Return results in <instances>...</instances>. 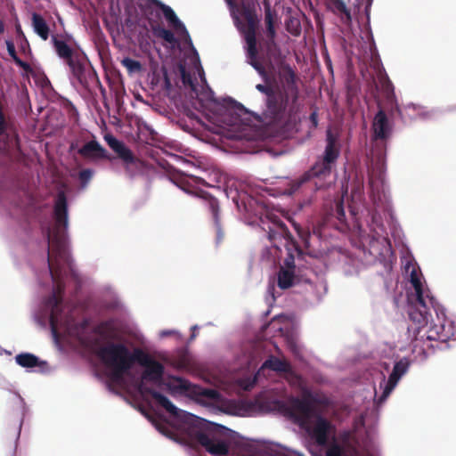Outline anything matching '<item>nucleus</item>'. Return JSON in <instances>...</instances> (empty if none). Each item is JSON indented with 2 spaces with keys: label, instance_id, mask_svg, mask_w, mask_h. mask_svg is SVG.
Returning a JSON list of instances; mask_svg holds the SVG:
<instances>
[{
  "label": "nucleus",
  "instance_id": "393cba45",
  "mask_svg": "<svg viewBox=\"0 0 456 456\" xmlns=\"http://www.w3.org/2000/svg\"><path fill=\"white\" fill-rule=\"evenodd\" d=\"M404 111H405V114L411 119H414L419 117L424 116L423 108L421 106L414 104V103H408L407 105H405Z\"/></svg>",
  "mask_w": 456,
  "mask_h": 456
},
{
  "label": "nucleus",
  "instance_id": "f8f14e48",
  "mask_svg": "<svg viewBox=\"0 0 456 456\" xmlns=\"http://www.w3.org/2000/svg\"><path fill=\"white\" fill-rule=\"evenodd\" d=\"M174 385L173 387L182 392H192L198 395V401L203 404H210L214 403H219L221 401L220 393L213 388H201L193 387L191 389V384L180 377L173 378Z\"/></svg>",
  "mask_w": 456,
  "mask_h": 456
},
{
  "label": "nucleus",
  "instance_id": "2f4dec72",
  "mask_svg": "<svg viewBox=\"0 0 456 456\" xmlns=\"http://www.w3.org/2000/svg\"><path fill=\"white\" fill-rule=\"evenodd\" d=\"M156 428L162 434L164 435L165 436L170 438V439H173L175 441H176V438L174 437L173 436V432L169 429V428L164 424V423H155L154 424Z\"/></svg>",
  "mask_w": 456,
  "mask_h": 456
},
{
  "label": "nucleus",
  "instance_id": "5701e85b",
  "mask_svg": "<svg viewBox=\"0 0 456 456\" xmlns=\"http://www.w3.org/2000/svg\"><path fill=\"white\" fill-rule=\"evenodd\" d=\"M6 48L9 55L12 57V59L14 61V62L23 68L24 69H28L29 65L23 61L16 53L14 44L11 40H6Z\"/></svg>",
  "mask_w": 456,
  "mask_h": 456
},
{
  "label": "nucleus",
  "instance_id": "2eb2a0df",
  "mask_svg": "<svg viewBox=\"0 0 456 456\" xmlns=\"http://www.w3.org/2000/svg\"><path fill=\"white\" fill-rule=\"evenodd\" d=\"M104 140L125 164L129 165L135 162V157L133 152L122 141L110 134L104 135Z\"/></svg>",
  "mask_w": 456,
  "mask_h": 456
},
{
  "label": "nucleus",
  "instance_id": "a211bd4d",
  "mask_svg": "<svg viewBox=\"0 0 456 456\" xmlns=\"http://www.w3.org/2000/svg\"><path fill=\"white\" fill-rule=\"evenodd\" d=\"M444 317H445V314L444 313V315L440 314V320L437 319L439 322V324L430 323V327L427 332V338L428 340L445 341L450 338V336H451L450 330H446L445 325L444 323Z\"/></svg>",
  "mask_w": 456,
  "mask_h": 456
},
{
  "label": "nucleus",
  "instance_id": "ea45409f",
  "mask_svg": "<svg viewBox=\"0 0 456 456\" xmlns=\"http://www.w3.org/2000/svg\"><path fill=\"white\" fill-rule=\"evenodd\" d=\"M17 33L24 37V34H23L20 25L17 26Z\"/></svg>",
  "mask_w": 456,
  "mask_h": 456
},
{
  "label": "nucleus",
  "instance_id": "0eeeda50",
  "mask_svg": "<svg viewBox=\"0 0 456 456\" xmlns=\"http://www.w3.org/2000/svg\"><path fill=\"white\" fill-rule=\"evenodd\" d=\"M51 42L56 55L68 67V75L71 83L83 85L86 81V71L90 61L81 49H73L65 39L52 35Z\"/></svg>",
  "mask_w": 456,
  "mask_h": 456
},
{
  "label": "nucleus",
  "instance_id": "cd10ccee",
  "mask_svg": "<svg viewBox=\"0 0 456 456\" xmlns=\"http://www.w3.org/2000/svg\"><path fill=\"white\" fill-rule=\"evenodd\" d=\"M366 38H367L366 43L368 44V48H369V55L373 60L374 58L378 57L379 54H378V50H377L376 44L374 41V37H373V35H372L370 29H369L367 31Z\"/></svg>",
  "mask_w": 456,
  "mask_h": 456
},
{
  "label": "nucleus",
  "instance_id": "1a4fd4ad",
  "mask_svg": "<svg viewBox=\"0 0 456 456\" xmlns=\"http://www.w3.org/2000/svg\"><path fill=\"white\" fill-rule=\"evenodd\" d=\"M227 5L230 8L231 15L233 19L234 25L236 28L243 34L244 39L246 41L247 46V59L248 63L250 64L260 75L265 74V68L263 65L256 60L257 58V48H256V31H255V21L249 12H246V19L248 24L245 25L240 20L238 15L235 13V3L233 0H224Z\"/></svg>",
  "mask_w": 456,
  "mask_h": 456
},
{
  "label": "nucleus",
  "instance_id": "20e7f679",
  "mask_svg": "<svg viewBox=\"0 0 456 456\" xmlns=\"http://www.w3.org/2000/svg\"><path fill=\"white\" fill-rule=\"evenodd\" d=\"M257 402L263 411H276L297 419L300 425L305 427L318 445H328L330 423L322 416L318 415L313 425H308L309 419L314 411L313 403L318 402L314 395L309 393L302 399L291 396L288 400L264 397Z\"/></svg>",
  "mask_w": 456,
  "mask_h": 456
},
{
  "label": "nucleus",
  "instance_id": "72a5a7b5",
  "mask_svg": "<svg viewBox=\"0 0 456 456\" xmlns=\"http://www.w3.org/2000/svg\"><path fill=\"white\" fill-rule=\"evenodd\" d=\"M256 382V376L253 377V378L249 377V378H247L245 379H242L240 381V386L243 387V389L249 390V389H251L254 387Z\"/></svg>",
  "mask_w": 456,
  "mask_h": 456
},
{
  "label": "nucleus",
  "instance_id": "a18cd8bd",
  "mask_svg": "<svg viewBox=\"0 0 456 456\" xmlns=\"http://www.w3.org/2000/svg\"><path fill=\"white\" fill-rule=\"evenodd\" d=\"M67 37H68V40H73L71 36H68Z\"/></svg>",
  "mask_w": 456,
  "mask_h": 456
},
{
  "label": "nucleus",
  "instance_id": "4c0bfd02",
  "mask_svg": "<svg viewBox=\"0 0 456 456\" xmlns=\"http://www.w3.org/2000/svg\"><path fill=\"white\" fill-rule=\"evenodd\" d=\"M199 328L200 327L198 325H193L191 327L192 334H191V338H190L191 340H193L196 338L197 335H196V331L195 330H199Z\"/></svg>",
  "mask_w": 456,
  "mask_h": 456
},
{
  "label": "nucleus",
  "instance_id": "b1692460",
  "mask_svg": "<svg viewBox=\"0 0 456 456\" xmlns=\"http://www.w3.org/2000/svg\"><path fill=\"white\" fill-rule=\"evenodd\" d=\"M121 64L127 69L129 74L138 73L142 69V64L140 61L134 60L129 57H125L121 61Z\"/></svg>",
  "mask_w": 456,
  "mask_h": 456
},
{
  "label": "nucleus",
  "instance_id": "4be33fe9",
  "mask_svg": "<svg viewBox=\"0 0 456 456\" xmlns=\"http://www.w3.org/2000/svg\"><path fill=\"white\" fill-rule=\"evenodd\" d=\"M263 367L269 368L274 371L278 372H289L290 371V365L288 362L281 360L279 358L271 356L269 359H267L264 364Z\"/></svg>",
  "mask_w": 456,
  "mask_h": 456
},
{
  "label": "nucleus",
  "instance_id": "e433bc0d",
  "mask_svg": "<svg viewBox=\"0 0 456 456\" xmlns=\"http://www.w3.org/2000/svg\"><path fill=\"white\" fill-rule=\"evenodd\" d=\"M326 185L324 183H320L318 181L314 182V187L316 191L322 190Z\"/></svg>",
  "mask_w": 456,
  "mask_h": 456
},
{
  "label": "nucleus",
  "instance_id": "f3484780",
  "mask_svg": "<svg viewBox=\"0 0 456 456\" xmlns=\"http://www.w3.org/2000/svg\"><path fill=\"white\" fill-rule=\"evenodd\" d=\"M327 8L338 16L344 24H350L352 21L351 10L346 6L344 0H326Z\"/></svg>",
  "mask_w": 456,
  "mask_h": 456
},
{
  "label": "nucleus",
  "instance_id": "f03ea898",
  "mask_svg": "<svg viewBox=\"0 0 456 456\" xmlns=\"http://www.w3.org/2000/svg\"><path fill=\"white\" fill-rule=\"evenodd\" d=\"M372 132L367 166L370 205L364 203L363 178L356 176L351 186L349 215H346L343 197L336 200L322 221L314 226L313 234L320 239L326 237L328 227L342 233L350 232L364 265L380 263L387 266L392 247L383 219L387 216L393 218L392 201L385 185L387 147L392 127L383 110L375 115Z\"/></svg>",
  "mask_w": 456,
  "mask_h": 456
},
{
  "label": "nucleus",
  "instance_id": "c9c22d12",
  "mask_svg": "<svg viewBox=\"0 0 456 456\" xmlns=\"http://www.w3.org/2000/svg\"><path fill=\"white\" fill-rule=\"evenodd\" d=\"M164 83L167 89H170L172 86L171 81L167 76V71H164Z\"/></svg>",
  "mask_w": 456,
  "mask_h": 456
},
{
  "label": "nucleus",
  "instance_id": "6ab92c4d",
  "mask_svg": "<svg viewBox=\"0 0 456 456\" xmlns=\"http://www.w3.org/2000/svg\"><path fill=\"white\" fill-rule=\"evenodd\" d=\"M31 26L35 34H37L42 40L46 41L49 38L50 28L41 14L32 12Z\"/></svg>",
  "mask_w": 456,
  "mask_h": 456
},
{
  "label": "nucleus",
  "instance_id": "f704fd0d",
  "mask_svg": "<svg viewBox=\"0 0 456 456\" xmlns=\"http://www.w3.org/2000/svg\"><path fill=\"white\" fill-rule=\"evenodd\" d=\"M171 335H175L177 337V339H181L182 338V335L180 334V332L176 330H163L159 332V337L161 338H164L167 336H171Z\"/></svg>",
  "mask_w": 456,
  "mask_h": 456
},
{
  "label": "nucleus",
  "instance_id": "f257e3e1",
  "mask_svg": "<svg viewBox=\"0 0 456 456\" xmlns=\"http://www.w3.org/2000/svg\"><path fill=\"white\" fill-rule=\"evenodd\" d=\"M69 211L66 193H57L54 198L53 221L42 227L45 235L44 271L36 273L40 285L52 287L51 294L44 298L34 312L35 321L43 328L49 327L55 343L61 339L77 343L86 349L96 351L108 369L111 383L126 388V375L133 362L143 368L136 389L142 395H151L155 403L174 419L196 428L198 442L214 456H273L264 451L250 452L248 445H280L265 441H249L224 425L199 418L176 407L166 395L148 387V383L160 385L165 367L140 347L131 353L121 343H110L100 346L101 334L89 326L86 318L77 317V309L63 300L65 281L72 279L79 283L78 273L74 268L68 245Z\"/></svg>",
  "mask_w": 456,
  "mask_h": 456
},
{
  "label": "nucleus",
  "instance_id": "49530a36",
  "mask_svg": "<svg viewBox=\"0 0 456 456\" xmlns=\"http://www.w3.org/2000/svg\"><path fill=\"white\" fill-rule=\"evenodd\" d=\"M295 354H297L296 347L293 348Z\"/></svg>",
  "mask_w": 456,
  "mask_h": 456
},
{
  "label": "nucleus",
  "instance_id": "de8ad7c7",
  "mask_svg": "<svg viewBox=\"0 0 456 456\" xmlns=\"http://www.w3.org/2000/svg\"><path fill=\"white\" fill-rule=\"evenodd\" d=\"M322 288L326 290V287L324 285H322Z\"/></svg>",
  "mask_w": 456,
  "mask_h": 456
},
{
  "label": "nucleus",
  "instance_id": "37998d69",
  "mask_svg": "<svg viewBox=\"0 0 456 456\" xmlns=\"http://www.w3.org/2000/svg\"><path fill=\"white\" fill-rule=\"evenodd\" d=\"M175 158H178L180 160H182V161H183V162H184V163H188V164L190 163L189 161H187V160L183 159V157H178V156H176V155H175Z\"/></svg>",
  "mask_w": 456,
  "mask_h": 456
},
{
  "label": "nucleus",
  "instance_id": "6e6552de",
  "mask_svg": "<svg viewBox=\"0 0 456 456\" xmlns=\"http://www.w3.org/2000/svg\"><path fill=\"white\" fill-rule=\"evenodd\" d=\"M410 366L411 362L407 357H402L395 361L391 370L388 363H382V367L388 373V377L387 378L386 374L381 372L382 378L379 387H374L373 400L377 407L381 406L387 401L401 379L409 371Z\"/></svg>",
  "mask_w": 456,
  "mask_h": 456
},
{
  "label": "nucleus",
  "instance_id": "dca6fc26",
  "mask_svg": "<svg viewBox=\"0 0 456 456\" xmlns=\"http://www.w3.org/2000/svg\"><path fill=\"white\" fill-rule=\"evenodd\" d=\"M77 153L84 159L93 161L109 158L106 149L103 148L96 140H91L86 142L77 150Z\"/></svg>",
  "mask_w": 456,
  "mask_h": 456
},
{
  "label": "nucleus",
  "instance_id": "58836bf2",
  "mask_svg": "<svg viewBox=\"0 0 456 456\" xmlns=\"http://www.w3.org/2000/svg\"><path fill=\"white\" fill-rule=\"evenodd\" d=\"M268 31L271 34H274V28H273L271 18H269V20H268Z\"/></svg>",
  "mask_w": 456,
  "mask_h": 456
},
{
  "label": "nucleus",
  "instance_id": "9d476101",
  "mask_svg": "<svg viewBox=\"0 0 456 456\" xmlns=\"http://www.w3.org/2000/svg\"><path fill=\"white\" fill-rule=\"evenodd\" d=\"M201 182H203V180L194 175H188L185 177H180L174 181L175 184L181 190H183L184 192L191 195H196L205 201L206 207L210 211L216 226V243H220L224 238V233L222 232L219 219V202L215 197L210 195L208 192L200 191V193H197L194 191L193 185Z\"/></svg>",
  "mask_w": 456,
  "mask_h": 456
},
{
  "label": "nucleus",
  "instance_id": "c756f323",
  "mask_svg": "<svg viewBox=\"0 0 456 456\" xmlns=\"http://www.w3.org/2000/svg\"><path fill=\"white\" fill-rule=\"evenodd\" d=\"M227 197H232V201L237 206V208L240 211H242V210H245L247 212L249 211L248 207L244 200V195L235 192L234 196H230L227 193Z\"/></svg>",
  "mask_w": 456,
  "mask_h": 456
},
{
  "label": "nucleus",
  "instance_id": "a19ab883",
  "mask_svg": "<svg viewBox=\"0 0 456 456\" xmlns=\"http://www.w3.org/2000/svg\"><path fill=\"white\" fill-rule=\"evenodd\" d=\"M4 31V25L2 20H0V34H2Z\"/></svg>",
  "mask_w": 456,
  "mask_h": 456
},
{
  "label": "nucleus",
  "instance_id": "79ce46f5",
  "mask_svg": "<svg viewBox=\"0 0 456 456\" xmlns=\"http://www.w3.org/2000/svg\"><path fill=\"white\" fill-rule=\"evenodd\" d=\"M395 110H396V111L398 112V114H399L400 116H403V111H402V110L400 109V107H399V106H396V107H395Z\"/></svg>",
  "mask_w": 456,
  "mask_h": 456
},
{
  "label": "nucleus",
  "instance_id": "7c9ffc66",
  "mask_svg": "<svg viewBox=\"0 0 456 456\" xmlns=\"http://www.w3.org/2000/svg\"><path fill=\"white\" fill-rule=\"evenodd\" d=\"M14 399L16 401L17 407L20 410L21 419H23V417L25 415V411L27 410L24 399L18 394L14 395ZM21 426H22V419H20V421L18 436H20Z\"/></svg>",
  "mask_w": 456,
  "mask_h": 456
},
{
  "label": "nucleus",
  "instance_id": "39448f33",
  "mask_svg": "<svg viewBox=\"0 0 456 456\" xmlns=\"http://www.w3.org/2000/svg\"><path fill=\"white\" fill-rule=\"evenodd\" d=\"M250 452L264 451L273 456H305L304 454L290 450L281 444H252L248 445ZM326 456H377L374 443L366 431L359 430L354 433L345 432L341 435V444L334 441L326 451Z\"/></svg>",
  "mask_w": 456,
  "mask_h": 456
},
{
  "label": "nucleus",
  "instance_id": "4468645a",
  "mask_svg": "<svg viewBox=\"0 0 456 456\" xmlns=\"http://www.w3.org/2000/svg\"><path fill=\"white\" fill-rule=\"evenodd\" d=\"M15 362L28 372L49 373L51 369L46 361L31 353H20L15 356Z\"/></svg>",
  "mask_w": 456,
  "mask_h": 456
},
{
  "label": "nucleus",
  "instance_id": "423d86ee",
  "mask_svg": "<svg viewBox=\"0 0 456 456\" xmlns=\"http://www.w3.org/2000/svg\"><path fill=\"white\" fill-rule=\"evenodd\" d=\"M403 267L406 274L410 276L416 298L415 304L409 307L410 319L419 327L428 326L431 317L430 308H433L437 319L440 320V314L444 315V307L430 295L429 289L423 287L421 274L416 264L411 259L406 260Z\"/></svg>",
  "mask_w": 456,
  "mask_h": 456
},
{
  "label": "nucleus",
  "instance_id": "aec40b11",
  "mask_svg": "<svg viewBox=\"0 0 456 456\" xmlns=\"http://www.w3.org/2000/svg\"><path fill=\"white\" fill-rule=\"evenodd\" d=\"M327 143L324 150L323 159L327 164L333 165L339 156V149L337 146V140L329 131L327 133Z\"/></svg>",
  "mask_w": 456,
  "mask_h": 456
},
{
  "label": "nucleus",
  "instance_id": "412c9836",
  "mask_svg": "<svg viewBox=\"0 0 456 456\" xmlns=\"http://www.w3.org/2000/svg\"><path fill=\"white\" fill-rule=\"evenodd\" d=\"M294 273L289 269L281 268L277 274V283L279 288L286 289L293 286L294 284Z\"/></svg>",
  "mask_w": 456,
  "mask_h": 456
},
{
  "label": "nucleus",
  "instance_id": "ddd939ff",
  "mask_svg": "<svg viewBox=\"0 0 456 456\" xmlns=\"http://www.w3.org/2000/svg\"><path fill=\"white\" fill-rule=\"evenodd\" d=\"M332 166L323 160L317 161L308 171L305 172L297 180L293 181L290 185L289 194L297 191L302 184L316 178H326L330 175Z\"/></svg>",
  "mask_w": 456,
  "mask_h": 456
},
{
  "label": "nucleus",
  "instance_id": "473e14b6",
  "mask_svg": "<svg viewBox=\"0 0 456 456\" xmlns=\"http://www.w3.org/2000/svg\"><path fill=\"white\" fill-rule=\"evenodd\" d=\"M211 176H213V180L218 184L224 183L226 181V175L219 169H214Z\"/></svg>",
  "mask_w": 456,
  "mask_h": 456
},
{
  "label": "nucleus",
  "instance_id": "bb28decb",
  "mask_svg": "<svg viewBox=\"0 0 456 456\" xmlns=\"http://www.w3.org/2000/svg\"><path fill=\"white\" fill-rule=\"evenodd\" d=\"M158 35L164 39L166 42L175 45L178 44V38L175 36V33L167 28H159Z\"/></svg>",
  "mask_w": 456,
  "mask_h": 456
},
{
  "label": "nucleus",
  "instance_id": "7ed1b4c3",
  "mask_svg": "<svg viewBox=\"0 0 456 456\" xmlns=\"http://www.w3.org/2000/svg\"><path fill=\"white\" fill-rule=\"evenodd\" d=\"M150 2L161 9L168 25L180 41L192 52L201 84L198 85L195 82L183 64L178 65V71L184 86H189L200 100L212 104L211 119L217 126L216 133L239 143L242 150L245 142L265 140L283 131L286 122L299 109V89L296 83V74L291 68L289 67L287 69L286 85L283 90L274 91L265 85H256V88L265 94V108L261 114L249 112L242 104L231 97L219 101L215 97L214 91L207 82L199 53L183 22L170 6L160 0H150Z\"/></svg>",
  "mask_w": 456,
  "mask_h": 456
},
{
  "label": "nucleus",
  "instance_id": "a878e982",
  "mask_svg": "<svg viewBox=\"0 0 456 456\" xmlns=\"http://www.w3.org/2000/svg\"><path fill=\"white\" fill-rule=\"evenodd\" d=\"M94 175V171L92 168H85L78 173V179L82 189L87 187Z\"/></svg>",
  "mask_w": 456,
  "mask_h": 456
},
{
  "label": "nucleus",
  "instance_id": "c03bdc74",
  "mask_svg": "<svg viewBox=\"0 0 456 456\" xmlns=\"http://www.w3.org/2000/svg\"><path fill=\"white\" fill-rule=\"evenodd\" d=\"M0 198L4 200V196L3 195V192L0 191Z\"/></svg>",
  "mask_w": 456,
  "mask_h": 456
},
{
  "label": "nucleus",
  "instance_id": "c85d7f7f",
  "mask_svg": "<svg viewBox=\"0 0 456 456\" xmlns=\"http://www.w3.org/2000/svg\"><path fill=\"white\" fill-rule=\"evenodd\" d=\"M294 226H295L297 235L300 238V240H302L304 246L305 248H309L310 247V239L312 237L311 232L308 230L303 229L299 225L295 224Z\"/></svg>",
  "mask_w": 456,
  "mask_h": 456
},
{
  "label": "nucleus",
  "instance_id": "9b49d317",
  "mask_svg": "<svg viewBox=\"0 0 456 456\" xmlns=\"http://www.w3.org/2000/svg\"><path fill=\"white\" fill-rule=\"evenodd\" d=\"M267 237L274 248L278 249H280L281 246L286 248L288 256L285 258L284 264L289 270L294 267V255L292 249H295L297 253H301V250L296 244L287 226L282 222L273 223V226L269 227Z\"/></svg>",
  "mask_w": 456,
  "mask_h": 456
}]
</instances>
